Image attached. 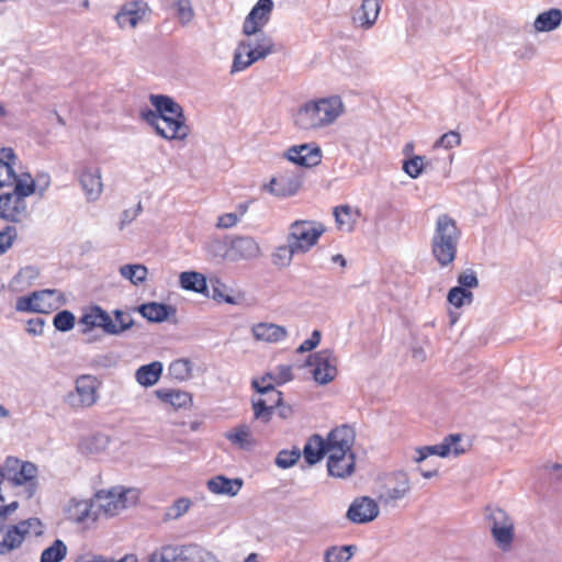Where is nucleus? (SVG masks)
<instances>
[{"instance_id":"2f4dec72","label":"nucleus","mask_w":562,"mask_h":562,"mask_svg":"<svg viewBox=\"0 0 562 562\" xmlns=\"http://www.w3.org/2000/svg\"><path fill=\"white\" fill-rule=\"evenodd\" d=\"M93 506L92 501H77L72 498L66 508V513L69 519L77 522H83L89 518L95 521L98 519V513L92 512Z\"/></svg>"},{"instance_id":"473e14b6","label":"nucleus","mask_w":562,"mask_h":562,"mask_svg":"<svg viewBox=\"0 0 562 562\" xmlns=\"http://www.w3.org/2000/svg\"><path fill=\"white\" fill-rule=\"evenodd\" d=\"M164 366L160 361H151L140 366L135 372V379L144 387L154 386L161 378Z\"/></svg>"},{"instance_id":"b1692460","label":"nucleus","mask_w":562,"mask_h":562,"mask_svg":"<svg viewBox=\"0 0 562 562\" xmlns=\"http://www.w3.org/2000/svg\"><path fill=\"white\" fill-rule=\"evenodd\" d=\"M243 485L244 481L240 477L231 479L223 474L215 475L206 482V487L210 492L229 497L236 496Z\"/></svg>"},{"instance_id":"e433bc0d","label":"nucleus","mask_w":562,"mask_h":562,"mask_svg":"<svg viewBox=\"0 0 562 562\" xmlns=\"http://www.w3.org/2000/svg\"><path fill=\"white\" fill-rule=\"evenodd\" d=\"M207 257L216 262L224 260L231 261V241L229 235H226L223 239L214 238L205 245Z\"/></svg>"},{"instance_id":"0eeeda50","label":"nucleus","mask_w":562,"mask_h":562,"mask_svg":"<svg viewBox=\"0 0 562 562\" xmlns=\"http://www.w3.org/2000/svg\"><path fill=\"white\" fill-rule=\"evenodd\" d=\"M211 555L198 543H188L180 546L166 544L161 547V551H154L148 562H195L203 561V554Z\"/></svg>"},{"instance_id":"338daca9","label":"nucleus","mask_w":562,"mask_h":562,"mask_svg":"<svg viewBox=\"0 0 562 562\" xmlns=\"http://www.w3.org/2000/svg\"><path fill=\"white\" fill-rule=\"evenodd\" d=\"M45 319L43 317H35L27 321L26 331L32 336L43 335Z\"/></svg>"},{"instance_id":"20e7f679","label":"nucleus","mask_w":562,"mask_h":562,"mask_svg":"<svg viewBox=\"0 0 562 562\" xmlns=\"http://www.w3.org/2000/svg\"><path fill=\"white\" fill-rule=\"evenodd\" d=\"M461 231L449 214H440L431 238V252L440 266L452 263L457 257Z\"/></svg>"},{"instance_id":"9d476101","label":"nucleus","mask_w":562,"mask_h":562,"mask_svg":"<svg viewBox=\"0 0 562 562\" xmlns=\"http://www.w3.org/2000/svg\"><path fill=\"white\" fill-rule=\"evenodd\" d=\"M462 440L461 434H449L445 437L441 443L432 445V446H424L416 448L417 456L414 458V461L417 463H422L430 456H438L440 458L448 457L451 452L454 456H460L465 452V450L459 445Z\"/></svg>"},{"instance_id":"bf43d9fd","label":"nucleus","mask_w":562,"mask_h":562,"mask_svg":"<svg viewBox=\"0 0 562 562\" xmlns=\"http://www.w3.org/2000/svg\"><path fill=\"white\" fill-rule=\"evenodd\" d=\"M18 237L15 226L8 225L0 231V256L5 254Z\"/></svg>"},{"instance_id":"a18cd8bd","label":"nucleus","mask_w":562,"mask_h":562,"mask_svg":"<svg viewBox=\"0 0 562 562\" xmlns=\"http://www.w3.org/2000/svg\"><path fill=\"white\" fill-rule=\"evenodd\" d=\"M425 157L419 155H411L403 159L402 169L412 179H417L424 170L427 169L428 162L424 161Z\"/></svg>"},{"instance_id":"f257e3e1","label":"nucleus","mask_w":562,"mask_h":562,"mask_svg":"<svg viewBox=\"0 0 562 562\" xmlns=\"http://www.w3.org/2000/svg\"><path fill=\"white\" fill-rule=\"evenodd\" d=\"M149 102L154 109L144 106L139 111V117L146 122L155 133L164 139L183 140L190 134L186 124L183 108L167 94L149 95Z\"/></svg>"},{"instance_id":"aec40b11","label":"nucleus","mask_w":562,"mask_h":562,"mask_svg":"<svg viewBox=\"0 0 562 562\" xmlns=\"http://www.w3.org/2000/svg\"><path fill=\"white\" fill-rule=\"evenodd\" d=\"M78 179L87 200H98L103 188L100 168L86 166L80 170Z\"/></svg>"},{"instance_id":"052dcab7","label":"nucleus","mask_w":562,"mask_h":562,"mask_svg":"<svg viewBox=\"0 0 562 562\" xmlns=\"http://www.w3.org/2000/svg\"><path fill=\"white\" fill-rule=\"evenodd\" d=\"M191 504V501L187 497H180L176 499L166 513L167 518L177 519L181 517L189 510Z\"/></svg>"},{"instance_id":"a211bd4d","label":"nucleus","mask_w":562,"mask_h":562,"mask_svg":"<svg viewBox=\"0 0 562 562\" xmlns=\"http://www.w3.org/2000/svg\"><path fill=\"white\" fill-rule=\"evenodd\" d=\"M325 355L318 357L315 368L312 370L313 379L319 385H326L337 375L336 356L333 349H323Z\"/></svg>"},{"instance_id":"774afa93","label":"nucleus","mask_w":562,"mask_h":562,"mask_svg":"<svg viewBox=\"0 0 562 562\" xmlns=\"http://www.w3.org/2000/svg\"><path fill=\"white\" fill-rule=\"evenodd\" d=\"M75 562H113V558L102 554L79 555Z\"/></svg>"},{"instance_id":"a878e982","label":"nucleus","mask_w":562,"mask_h":562,"mask_svg":"<svg viewBox=\"0 0 562 562\" xmlns=\"http://www.w3.org/2000/svg\"><path fill=\"white\" fill-rule=\"evenodd\" d=\"M179 284L186 291L210 296L207 278L201 272L194 270L182 271L179 274Z\"/></svg>"},{"instance_id":"9b49d317","label":"nucleus","mask_w":562,"mask_h":562,"mask_svg":"<svg viewBox=\"0 0 562 562\" xmlns=\"http://www.w3.org/2000/svg\"><path fill=\"white\" fill-rule=\"evenodd\" d=\"M133 311L153 324H162L165 322L176 324L178 322L176 317L177 307L165 302H145L135 306Z\"/></svg>"},{"instance_id":"c9c22d12","label":"nucleus","mask_w":562,"mask_h":562,"mask_svg":"<svg viewBox=\"0 0 562 562\" xmlns=\"http://www.w3.org/2000/svg\"><path fill=\"white\" fill-rule=\"evenodd\" d=\"M110 443V437L103 432H94L79 442V450L83 454H98L104 451Z\"/></svg>"},{"instance_id":"603ef678","label":"nucleus","mask_w":562,"mask_h":562,"mask_svg":"<svg viewBox=\"0 0 562 562\" xmlns=\"http://www.w3.org/2000/svg\"><path fill=\"white\" fill-rule=\"evenodd\" d=\"M122 9L128 16V25L135 27L145 15L147 3L142 0H134L125 3Z\"/></svg>"},{"instance_id":"79ce46f5","label":"nucleus","mask_w":562,"mask_h":562,"mask_svg":"<svg viewBox=\"0 0 562 562\" xmlns=\"http://www.w3.org/2000/svg\"><path fill=\"white\" fill-rule=\"evenodd\" d=\"M120 273L132 284L138 285L146 280L148 269L142 263H127L120 267Z\"/></svg>"},{"instance_id":"8fccbe9b","label":"nucleus","mask_w":562,"mask_h":562,"mask_svg":"<svg viewBox=\"0 0 562 562\" xmlns=\"http://www.w3.org/2000/svg\"><path fill=\"white\" fill-rule=\"evenodd\" d=\"M302 457L301 449L294 446L292 449H282L278 452L274 459V464L282 469L286 470L294 467L300 458Z\"/></svg>"},{"instance_id":"6e6552de","label":"nucleus","mask_w":562,"mask_h":562,"mask_svg":"<svg viewBox=\"0 0 562 562\" xmlns=\"http://www.w3.org/2000/svg\"><path fill=\"white\" fill-rule=\"evenodd\" d=\"M303 184V176L295 171H284L272 177L269 183L263 186L277 198H288L295 195Z\"/></svg>"},{"instance_id":"7c9ffc66","label":"nucleus","mask_w":562,"mask_h":562,"mask_svg":"<svg viewBox=\"0 0 562 562\" xmlns=\"http://www.w3.org/2000/svg\"><path fill=\"white\" fill-rule=\"evenodd\" d=\"M155 395L176 409L186 408L192 404L191 393L178 389H157Z\"/></svg>"},{"instance_id":"49530a36","label":"nucleus","mask_w":562,"mask_h":562,"mask_svg":"<svg viewBox=\"0 0 562 562\" xmlns=\"http://www.w3.org/2000/svg\"><path fill=\"white\" fill-rule=\"evenodd\" d=\"M251 407L254 411V418L263 424L271 422L276 408L272 404H268V401L262 397L251 398Z\"/></svg>"},{"instance_id":"de8ad7c7","label":"nucleus","mask_w":562,"mask_h":562,"mask_svg":"<svg viewBox=\"0 0 562 562\" xmlns=\"http://www.w3.org/2000/svg\"><path fill=\"white\" fill-rule=\"evenodd\" d=\"M210 284L212 288V293H210L209 297H212L214 301L218 303H227L235 305L237 304V300L227 293L228 286L223 283L217 277L210 278Z\"/></svg>"},{"instance_id":"3c124183","label":"nucleus","mask_w":562,"mask_h":562,"mask_svg":"<svg viewBox=\"0 0 562 562\" xmlns=\"http://www.w3.org/2000/svg\"><path fill=\"white\" fill-rule=\"evenodd\" d=\"M26 537L25 530H20V526H10L4 535L0 546L7 551H12L21 547Z\"/></svg>"},{"instance_id":"4468645a","label":"nucleus","mask_w":562,"mask_h":562,"mask_svg":"<svg viewBox=\"0 0 562 562\" xmlns=\"http://www.w3.org/2000/svg\"><path fill=\"white\" fill-rule=\"evenodd\" d=\"M380 514L378 503L369 496L355 498L349 505L346 518L356 525H364L373 521Z\"/></svg>"},{"instance_id":"c85d7f7f","label":"nucleus","mask_w":562,"mask_h":562,"mask_svg":"<svg viewBox=\"0 0 562 562\" xmlns=\"http://www.w3.org/2000/svg\"><path fill=\"white\" fill-rule=\"evenodd\" d=\"M10 186H13V190L11 192L1 193L0 202H12L13 196L29 198L36 193L37 189V183L35 180H26L25 178L18 177L16 171L10 181Z\"/></svg>"},{"instance_id":"13d9d810","label":"nucleus","mask_w":562,"mask_h":562,"mask_svg":"<svg viewBox=\"0 0 562 562\" xmlns=\"http://www.w3.org/2000/svg\"><path fill=\"white\" fill-rule=\"evenodd\" d=\"M457 285L472 290L476 289L480 285L479 278L476 272L473 269H465L462 272H460L457 277Z\"/></svg>"},{"instance_id":"423d86ee","label":"nucleus","mask_w":562,"mask_h":562,"mask_svg":"<svg viewBox=\"0 0 562 562\" xmlns=\"http://www.w3.org/2000/svg\"><path fill=\"white\" fill-rule=\"evenodd\" d=\"M485 516L491 522V533L497 547L507 551L512 548L515 538V527L510 517L502 508H485Z\"/></svg>"},{"instance_id":"f704fd0d","label":"nucleus","mask_w":562,"mask_h":562,"mask_svg":"<svg viewBox=\"0 0 562 562\" xmlns=\"http://www.w3.org/2000/svg\"><path fill=\"white\" fill-rule=\"evenodd\" d=\"M562 23V10L551 8L539 13L533 22L537 32H551L557 30Z\"/></svg>"},{"instance_id":"393cba45","label":"nucleus","mask_w":562,"mask_h":562,"mask_svg":"<svg viewBox=\"0 0 562 562\" xmlns=\"http://www.w3.org/2000/svg\"><path fill=\"white\" fill-rule=\"evenodd\" d=\"M98 380L93 375L83 374L76 380L77 398L81 406L90 407L98 398Z\"/></svg>"},{"instance_id":"09e8293b","label":"nucleus","mask_w":562,"mask_h":562,"mask_svg":"<svg viewBox=\"0 0 562 562\" xmlns=\"http://www.w3.org/2000/svg\"><path fill=\"white\" fill-rule=\"evenodd\" d=\"M193 363L187 358L173 360L169 366V373L178 381H187L192 378Z\"/></svg>"},{"instance_id":"f03ea898","label":"nucleus","mask_w":562,"mask_h":562,"mask_svg":"<svg viewBox=\"0 0 562 562\" xmlns=\"http://www.w3.org/2000/svg\"><path fill=\"white\" fill-rule=\"evenodd\" d=\"M79 324L83 326L82 334L94 328H101L105 335L120 336L136 325L134 318L121 308L112 311V315L98 304H92L82 311Z\"/></svg>"},{"instance_id":"1a4fd4ad","label":"nucleus","mask_w":562,"mask_h":562,"mask_svg":"<svg viewBox=\"0 0 562 562\" xmlns=\"http://www.w3.org/2000/svg\"><path fill=\"white\" fill-rule=\"evenodd\" d=\"M273 7V0H258L244 20L243 34L250 37L262 31L270 21Z\"/></svg>"},{"instance_id":"39448f33","label":"nucleus","mask_w":562,"mask_h":562,"mask_svg":"<svg viewBox=\"0 0 562 562\" xmlns=\"http://www.w3.org/2000/svg\"><path fill=\"white\" fill-rule=\"evenodd\" d=\"M325 232L326 227L321 222L296 220L289 226L286 243H290L292 249H295L299 254H306L317 245Z\"/></svg>"},{"instance_id":"f8f14e48","label":"nucleus","mask_w":562,"mask_h":562,"mask_svg":"<svg viewBox=\"0 0 562 562\" xmlns=\"http://www.w3.org/2000/svg\"><path fill=\"white\" fill-rule=\"evenodd\" d=\"M283 157L296 166L312 168L321 164L322 149L315 143H304L291 146Z\"/></svg>"},{"instance_id":"412c9836","label":"nucleus","mask_w":562,"mask_h":562,"mask_svg":"<svg viewBox=\"0 0 562 562\" xmlns=\"http://www.w3.org/2000/svg\"><path fill=\"white\" fill-rule=\"evenodd\" d=\"M133 492L134 491L131 488L126 490L123 487L117 495L114 493V490L98 491L95 493L97 499L103 501V503L99 505V510H102L106 516H114L119 509L126 507L127 495Z\"/></svg>"},{"instance_id":"c03bdc74","label":"nucleus","mask_w":562,"mask_h":562,"mask_svg":"<svg viewBox=\"0 0 562 562\" xmlns=\"http://www.w3.org/2000/svg\"><path fill=\"white\" fill-rule=\"evenodd\" d=\"M474 300L472 291L454 285L449 289L447 293V301L456 308H461L464 305H471Z\"/></svg>"},{"instance_id":"5701e85b","label":"nucleus","mask_w":562,"mask_h":562,"mask_svg":"<svg viewBox=\"0 0 562 562\" xmlns=\"http://www.w3.org/2000/svg\"><path fill=\"white\" fill-rule=\"evenodd\" d=\"M58 291L55 289H44L40 291H33L26 295L20 296L16 300L15 310L18 312L26 313H47L46 308L42 305L45 296H52L57 294Z\"/></svg>"},{"instance_id":"6ab92c4d","label":"nucleus","mask_w":562,"mask_h":562,"mask_svg":"<svg viewBox=\"0 0 562 562\" xmlns=\"http://www.w3.org/2000/svg\"><path fill=\"white\" fill-rule=\"evenodd\" d=\"M254 36V41H240V47L246 48V56L251 57V59H254L256 63L258 60L265 59L267 56L274 52V43L273 40L263 31H260L258 34Z\"/></svg>"},{"instance_id":"e2e57ef3","label":"nucleus","mask_w":562,"mask_h":562,"mask_svg":"<svg viewBox=\"0 0 562 562\" xmlns=\"http://www.w3.org/2000/svg\"><path fill=\"white\" fill-rule=\"evenodd\" d=\"M461 137L460 134L453 131H450L442 136H440L434 147H443L446 149L452 148L453 146L460 144Z\"/></svg>"},{"instance_id":"cd10ccee","label":"nucleus","mask_w":562,"mask_h":562,"mask_svg":"<svg viewBox=\"0 0 562 562\" xmlns=\"http://www.w3.org/2000/svg\"><path fill=\"white\" fill-rule=\"evenodd\" d=\"M25 196H13L12 202H0V218L10 223H19L29 216Z\"/></svg>"},{"instance_id":"864d4df0","label":"nucleus","mask_w":562,"mask_h":562,"mask_svg":"<svg viewBox=\"0 0 562 562\" xmlns=\"http://www.w3.org/2000/svg\"><path fill=\"white\" fill-rule=\"evenodd\" d=\"M295 255H300L295 249H292V245L286 243L276 248L271 259L274 266L285 268L291 265V261Z\"/></svg>"},{"instance_id":"6e6d98bb","label":"nucleus","mask_w":562,"mask_h":562,"mask_svg":"<svg viewBox=\"0 0 562 562\" xmlns=\"http://www.w3.org/2000/svg\"><path fill=\"white\" fill-rule=\"evenodd\" d=\"M247 49L244 47H240V42L238 43L234 56H233V64L231 67V74H235L241 70H245L246 68L250 67L252 64H255V60L251 59V57H247L244 59V54L246 55Z\"/></svg>"},{"instance_id":"5fc2aeb1","label":"nucleus","mask_w":562,"mask_h":562,"mask_svg":"<svg viewBox=\"0 0 562 562\" xmlns=\"http://www.w3.org/2000/svg\"><path fill=\"white\" fill-rule=\"evenodd\" d=\"M76 324V316L69 310H61L53 317V325L56 330L61 333L70 331Z\"/></svg>"},{"instance_id":"69168bd1","label":"nucleus","mask_w":562,"mask_h":562,"mask_svg":"<svg viewBox=\"0 0 562 562\" xmlns=\"http://www.w3.org/2000/svg\"><path fill=\"white\" fill-rule=\"evenodd\" d=\"M14 526H20V530H25L26 531V536L30 533L31 527L32 526H36L37 529L34 530V535L36 537L43 535V524L36 517H32V518H29V519H25V520H21L19 524H15Z\"/></svg>"},{"instance_id":"bb28decb","label":"nucleus","mask_w":562,"mask_h":562,"mask_svg":"<svg viewBox=\"0 0 562 562\" xmlns=\"http://www.w3.org/2000/svg\"><path fill=\"white\" fill-rule=\"evenodd\" d=\"M251 387L258 394H269L270 392H274L276 401H273V407L278 409V416L280 418L288 419L293 415V407L284 403L283 393L279 390H274L273 384L268 383L266 385H262L257 379H252Z\"/></svg>"},{"instance_id":"ea45409f","label":"nucleus","mask_w":562,"mask_h":562,"mask_svg":"<svg viewBox=\"0 0 562 562\" xmlns=\"http://www.w3.org/2000/svg\"><path fill=\"white\" fill-rule=\"evenodd\" d=\"M278 373H273L271 371L266 372L261 375L260 379L256 378L260 384L266 385L271 383L274 387L281 386L288 382H291L294 379V374L292 372V366L290 364H279L277 367Z\"/></svg>"},{"instance_id":"4c0bfd02","label":"nucleus","mask_w":562,"mask_h":562,"mask_svg":"<svg viewBox=\"0 0 562 562\" xmlns=\"http://www.w3.org/2000/svg\"><path fill=\"white\" fill-rule=\"evenodd\" d=\"M226 439L241 450L249 451L256 446V440L251 437L248 425L241 424L233 430L226 432Z\"/></svg>"},{"instance_id":"c756f323","label":"nucleus","mask_w":562,"mask_h":562,"mask_svg":"<svg viewBox=\"0 0 562 562\" xmlns=\"http://www.w3.org/2000/svg\"><path fill=\"white\" fill-rule=\"evenodd\" d=\"M393 480L395 481V485L386 486L384 492L380 495V499L384 503L402 499L411 491L409 480L405 472H395Z\"/></svg>"},{"instance_id":"72a5a7b5","label":"nucleus","mask_w":562,"mask_h":562,"mask_svg":"<svg viewBox=\"0 0 562 562\" xmlns=\"http://www.w3.org/2000/svg\"><path fill=\"white\" fill-rule=\"evenodd\" d=\"M252 334L257 340L278 342L285 338L286 329L276 324L259 323L252 327Z\"/></svg>"},{"instance_id":"f3484780","label":"nucleus","mask_w":562,"mask_h":562,"mask_svg":"<svg viewBox=\"0 0 562 562\" xmlns=\"http://www.w3.org/2000/svg\"><path fill=\"white\" fill-rule=\"evenodd\" d=\"M231 261L250 260L259 257L260 247L251 236L229 235Z\"/></svg>"},{"instance_id":"dca6fc26","label":"nucleus","mask_w":562,"mask_h":562,"mask_svg":"<svg viewBox=\"0 0 562 562\" xmlns=\"http://www.w3.org/2000/svg\"><path fill=\"white\" fill-rule=\"evenodd\" d=\"M356 471V453L330 452L327 457L328 475L336 479H346Z\"/></svg>"},{"instance_id":"2eb2a0df","label":"nucleus","mask_w":562,"mask_h":562,"mask_svg":"<svg viewBox=\"0 0 562 562\" xmlns=\"http://www.w3.org/2000/svg\"><path fill=\"white\" fill-rule=\"evenodd\" d=\"M324 439L330 452L350 453L353 452L356 432L351 426L344 424L331 429Z\"/></svg>"},{"instance_id":"4be33fe9","label":"nucleus","mask_w":562,"mask_h":562,"mask_svg":"<svg viewBox=\"0 0 562 562\" xmlns=\"http://www.w3.org/2000/svg\"><path fill=\"white\" fill-rule=\"evenodd\" d=\"M301 452L304 458V462L308 467L316 465L325 458V456L328 457L330 453L324 437L319 434H313L308 437Z\"/></svg>"},{"instance_id":"680f3d73","label":"nucleus","mask_w":562,"mask_h":562,"mask_svg":"<svg viewBox=\"0 0 562 562\" xmlns=\"http://www.w3.org/2000/svg\"><path fill=\"white\" fill-rule=\"evenodd\" d=\"M321 339H322V331L319 329H314L311 334V337L305 339L296 348V353H304V352L314 350L321 344Z\"/></svg>"},{"instance_id":"37998d69","label":"nucleus","mask_w":562,"mask_h":562,"mask_svg":"<svg viewBox=\"0 0 562 562\" xmlns=\"http://www.w3.org/2000/svg\"><path fill=\"white\" fill-rule=\"evenodd\" d=\"M67 555V546L61 539H55L45 548L40 557V562H61Z\"/></svg>"},{"instance_id":"ddd939ff","label":"nucleus","mask_w":562,"mask_h":562,"mask_svg":"<svg viewBox=\"0 0 562 562\" xmlns=\"http://www.w3.org/2000/svg\"><path fill=\"white\" fill-rule=\"evenodd\" d=\"M5 473L4 480H8L14 486H22L37 476V467L31 461L21 462L18 458L8 457L5 465L2 468Z\"/></svg>"},{"instance_id":"a19ab883","label":"nucleus","mask_w":562,"mask_h":562,"mask_svg":"<svg viewBox=\"0 0 562 562\" xmlns=\"http://www.w3.org/2000/svg\"><path fill=\"white\" fill-rule=\"evenodd\" d=\"M357 550L356 544H344L341 547L333 546L326 549L324 560L325 562H347Z\"/></svg>"},{"instance_id":"4d7b16f0","label":"nucleus","mask_w":562,"mask_h":562,"mask_svg":"<svg viewBox=\"0 0 562 562\" xmlns=\"http://www.w3.org/2000/svg\"><path fill=\"white\" fill-rule=\"evenodd\" d=\"M173 7L176 9V15L181 24L184 25L193 19L194 11L190 0H175Z\"/></svg>"},{"instance_id":"58836bf2","label":"nucleus","mask_w":562,"mask_h":562,"mask_svg":"<svg viewBox=\"0 0 562 562\" xmlns=\"http://www.w3.org/2000/svg\"><path fill=\"white\" fill-rule=\"evenodd\" d=\"M380 10V0H362V4L355 20L359 21L360 26L370 29L375 23Z\"/></svg>"},{"instance_id":"7ed1b4c3","label":"nucleus","mask_w":562,"mask_h":562,"mask_svg":"<svg viewBox=\"0 0 562 562\" xmlns=\"http://www.w3.org/2000/svg\"><path fill=\"white\" fill-rule=\"evenodd\" d=\"M342 108L339 95L307 101L299 108L294 124L305 131L326 126L340 115Z\"/></svg>"},{"instance_id":"0e129e2a","label":"nucleus","mask_w":562,"mask_h":562,"mask_svg":"<svg viewBox=\"0 0 562 562\" xmlns=\"http://www.w3.org/2000/svg\"><path fill=\"white\" fill-rule=\"evenodd\" d=\"M15 169L11 165H7L4 161L0 160V189L4 187H10V181L14 176Z\"/></svg>"}]
</instances>
